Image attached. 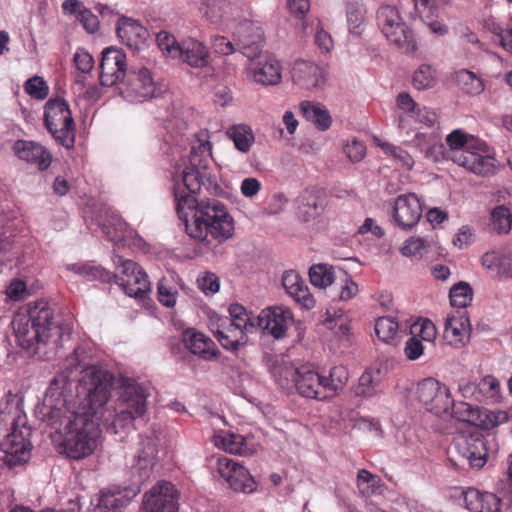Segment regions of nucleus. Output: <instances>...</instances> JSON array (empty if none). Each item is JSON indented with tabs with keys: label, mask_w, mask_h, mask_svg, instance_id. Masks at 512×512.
Instances as JSON below:
<instances>
[{
	"label": "nucleus",
	"mask_w": 512,
	"mask_h": 512,
	"mask_svg": "<svg viewBox=\"0 0 512 512\" xmlns=\"http://www.w3.org/2000/svg\"><path fill=\"white\" fill-rule=\"evenodd\" d=\"M112 385L113 375L107 370L94 365L83 370L79 392L84 394V400L53 426L61 436L59 450L68 458H87L102 446L99 409L110 398Z\"/></svg>",
	"instance_id": "1"
},
{
	"label": "nucleus",
	"mask_w": 512,
	"mask_h": 512,
	"mask_svg": "<svg viewBox=\"0 0 512 512\" xmlns=\"http://www.w3.org/2000/svg\"><path fill=\"white\" fill-rule=\"evenodd\" d=\"M209 169L189 162L179 167L173 175V191L179 219L186 233L193 239L204 241L208 235L220 242L234 235V220L225 205L217 200L198 202L195 194L200 191Z\"/></svg>",
	"instance_id": "2"
},
{
	"label": "nucleus",
	"mask_w": 512,
	"mask_h": 512,
	"mask_svg": "<svg viewBox=\"0 0 512 512\" xmlns=\"http://www.w3.org/2000/svg\"><path fill=\"white\" fill-rule=\"evenodd\" d=\"M52 320L50 307L46 302L39 301L15 314L12 325L22 346L30 348L37 345V349L44 346L55 351L70 338V330Z\"/></svg>",
	"instance_id": "3"
},
{
	"label": "nucleus",
	"mask_w": 512,
	"mask_h": 512,
	"mask_svg": "<svg viewBox=\"0 0 512 512\" xmlns=\"http://www.w3.org/2000/svg\"><path fill=\"white\" fill-rule=\"evenodd\" d=\"M100 81L103 86L117 85L127 77V84L121 93L130 102H143L155 92L151 74L146 68L127 72L126 55L118 48L108 47L102 52Z\"/></svg>",
	"instance_id": "4"
},
{
	"label": "nucleus",
	"mask_w": 512,
	"mask_h": 512,
	"mask_svg": "<svg viewBox=\"0 0 512 512\" xmlns=\"http://www.w3.org/2000/svg\"><path fill=\"white\" fill-rule=\"evenodd\" d=\"M151 389L133 379L122 380L117 399L100 408V419L106 430L113 434L129 428L136 419L142 418L148 410L147 399ZM109 401V399L107 400Z\"/></svg>",
	"instance_id": "5"
},
{
	"label": "nucleus",
	"mask_w": 512,
	"mask_h": 512,
	"mask_svg": "<svg viewBox=\"0 0 512 512\" xmlns=\"http://www.w3.org/2000/svg\"><path fill=\"white\" fill-rule=\"evenodd\" d=\"M31 429L27 418L18 406L0 412V461L9 467L25 463L30 458Z\"/></svg>",
	"instance_id": "6"
},
{
	"label": "nucleus",
	"mask_w": 512,
	"mask_h": 512,
	"mask_svg": "<svg viewBox=\"0 0 512 512\" xmlns=\"http://www.w3.org/2000/svg\"><path fill=\"white\" fill-rule=\"evenodd\" d=\"M451 159L457 165L481 176L495 171V159L488 145L465 133L461 129L453 130L446 137Z\"/></svg>",
	"instance_id": "7"
},
{
	"label": "nucleus",
	"mask_w": 512,
	"mask_h": 512,
	"mask_svg": "<svg viewBox=\"0 0 512 512\" xmlns=\"http://www.w3.org/2000/svg\"><path fill=\"white\" fill-rule=\"evenodd\" d=\"M348 371L344 366H334L325 375L312 365L300 366L296 390L303 397L326 400L335 397L348 382Z\"/></svg>",
	"instance_id": "8"
},
{
	"label": "nucleus",
	"mask_w": 512,
	"mask_h": 512,
	"mask_svg": "<svg viewBox=\"0 0 512 512\" xmlns=\"http://www.w3.org/2000/svg\"><path fill=\"white\" fill-rule=\"evenodd\" d=\"M208 465L213 478L234 492L250 494L257 489V482L250 471L233 458L213 456Z\"/></svg>",
	"instance_id": "9"
},
{
	"label": "nucleus",
	"mask_w": 512,
	"mask_h": 512,
	"mask_svg": "<svg viewBox=\"0 0 512 512\" xmlns=\"http://www.w3.org/2000/svg\"><path fill=\"white\" fill-rule=\"evenodd\" d=\"M377 24L390 44L401 49L403 53H414L416 44L414 35L395 6L384 5L377 12Z\"/></svg>",
	"instance_id": "10"
},
{
	"label": "nucleus",
	"mask_w": 512,
	"mask_h": 512,
	"mask_svg": "<svg viewBox=\"0 0 512 512\" xmlns=\"http://www.w3.org/2000/svg\"><path fill=\"white\" fill-rule=\"evenodd\" d=\"M72 382L64 374L56 375L46 390L44 397L45 416L50 426H56L64 415L76 410L71 405Z\"/></svg>",
	"instance_id": "11"
},
{
	"label": "nucleus",
	"mask_w": 512,
	"mask_h": 512,
	"mask_svg": "<svg viewBox=\"0 0 512 512\" xmlns=\"http://www.w3.org/2000/svg\"><path fill=\"white\" fill-rule=\"evenodd\" d=\"M44 119L49 132L63 146H73L75 139V124L66 101L50 99L45 106Z\"/></svg>",
	"instance_id": "12"
},
{
	"label": "nucleus",
	"mask_w": 512,
	"mask_h": 512,
	"mask_svg": "<svg viewBox=\"0 0 512 512\" xmlns=\"http://www.w3.org/2000/svg\"><path fill=\"white\" fill-rule=\"evenodd\" d=\"M249 58L245 68L248 81L263 87L278 86L282 82L281 62L269 53H260L252 57L250 51H242Z\"/></svg>",
	"instance_id": "13"
},
{
	"label": "nucleus",
	"mask_w": 512,
	"mask_h": 512,
	"mask_svg": "<svg viewBox=\"0 0 512 512\" xmlns=\"http://www.w3.org/2000/svg\"><path fill=\"white\" fill-rule=\"evenodd\" d=\"M487 448L483 437L476 434L460 433L450 448V459L456 465L467 463L474 468H481L487 460Z\"/></svg>",
	"instance_id": "14"
},
{
	"label": "nucleus",
	"mask_w": 512,
	"mask_h": 512,
	"mask_svg": "<svg viewBox=\"0 0 512 512\" xmlns=\"http://www.w3.org/2000/svg\"><path fill=\"white\" fill-rule=\"evenodd\" d=\"M115 277L117 283L130 297L144 299L151 291V284L147 274L132 260L116 257Z\"/></svg>",
	"instance_id": "15"
},
{
	"label": "nucleus",
	"mask_w": 512,
	"mask_h": 512,
	"mask_svg": "<svg viewBox=\"0 0 512 512\" xmlns=\"http://www.w3.org/2000/svg\"><path fill=\"white\" fill-rule=\"evenodd\" d=\"M417 398L437 416L450 415L454 406L450 389L434 378H426L418 383Z\"/></svg>",
	"instance_id": "16"
},
{
	"label": "nucleus",
	"mask_w": 512,
	"mask_h": 512,
	"mask_svg": "<svg viewBox=\"0 0 512 512\" xmlns=\"http://www.w3.org/2000/svg\"><path fill=\"white\" fill-rule=\"evenodd\" d=\"M180 492L174 484L160 481L144 493L142 512H179Z\"/></svg>",
	"instance_id": "17"
},
{
	"label": "nucleus",
	"mask_w": 512,
	"mask_h": 512,
	"mask_svg": "<svg viewBox=\"0 0 512 512\" xmlns=\"http://www.w3.org/2000/svg\"><path fill=\"white\" fill-rule=\"evenodd\" d=\"M161 444V435L157 433L141 438L139 448L131 466L132 473L137 477L138 483H143L149 479L157 464Z\"/></svg>",
	"instance_id": "18"
},
{
	"label": "nucleus",
	"mask_w": 512,
	"mask_h": 512,
	"mask_svg": "<svg viewBox=\"0 0 512 512\" xmlns=\"http://www.w3.org/2000/svg\"><path fill=\"white\" fill-rule=\"evenodd\" d=\"M328 69L324 65L307 60H296L291 69L295 85L310 91H321L328 82Z\"/></svg>",
	"instance_id": "19"
},
{
	"label": "nucleus",
	"mask_w": 512,
	"mask_h": 512,
	"mask_svg": "<svg viewBox=\"0 0 512 512\" xmlns=\"http://www.w3.org/2000/svg\"><path fill=\"white\" fill-rule=\"evenodd\" d=\"M294 323L292 311L284 306L276 305L263 309L257 316V326L264 334L275 339L286 336L287 330Z\"/></svg>",
	"instance_id": "20"
},
{
	"label": "nucleus",
	"mask_w": 512,
	"mask_h": 512,
	"mask_svg": "<svg viewBox=\"0 0 512 512\" xmlns=\"http://www.w3.org/2000/svg\"><path fill=\"white\" fill-rule=\"evenodd\" d=\"M471 333L472 325L466 310H455L447 314L443 333L447 345L461 349L469 343Z\"/></svg>",
	"instance_id": "21"
},
{
	"label": "nucleus",
	"mask_w": 512,
	"mask_h": 512,
	"mask_svg": "<svg viewBox=\"0 0 512 512\" xmlns=\"http://www.w3.org/2000/svg\"><path fill=\"white\" fill-rule=\"evenodd\" d=\"M423 207L414 193L399 195L394 202L393 219L402 230H411L422 217Z\"/></svg>",
	"instance_id": "22"
},
{
	"label": "nucleus",
	"mask_w": 512,
	"mask_h": 512,
	"mask_svg": "<svg viewBox=\"0 0 512 512\" xmlns=\"http://www.w3.org/2000/svg\"><path fill=\"white\" fill-rule=\"evenodd\" d=\"M139 487H109L100 491L97 503L89 512H123L139 492Z\"/></svg>",
	"instance_id": "23"
},
{
	"label": "nucleus",
	"mask_w": 512,
	"mask_h": 512,
	"mask_svg": "<svg viewBox=\"0 0 512 512\" xmlns=\"http://www.w3.org/2000/svg\"><path fill=\"white\" fill-rule=\"evenodd\" d=\"M101 227L103 233L114 243L138 249L145 246L144 240L137 232L129 228L123 219L115 213L109 215Z\"/></svg>",
	"instance_id": "24"
},
{
	"label": "nucleus",
	"mask_w": 512,
	"mask_h": 512,
	"mask_svg": "<svg viewBox=\"0 0 512 512\" xmlns=\"http://www.w3.org/2000/svg\"><path fill=\"white\" fill-rule=\"evenodd\" d=\"M462 416L460 420L485 430L493 429L496 426L508 421V414L503 410H490L475 408L467 403H460Z\"/></svg>",
	"instance_id": "25"
},
{
	"label": "nucleus",
	"mask_w": 512,
	"mask_h": 512,
	"mask_svg": "<svg viewBox=\"0 0 512 512\" xmlns=\"http://www.w3.org/2000/svg\"><path fill=\"white\" fill-rule=\"evenodd\" d=\"M414 3L417 14L433 34L444 36L448 33L447 25L437 18L450 0H414Z\"/></svg>",
	"instance_id": "26"
},
{
	"label": "nucleus",
	"mask_w": 512,
	"mask_h": 512,
	"mask_svg": "<svg viewBox=\"0 0 512 512\" xmlns=\"http://www.w3.org/2000/svg\"><path fill=\"white\" fill-rule=\"evenodd\" d=\"M459 497L465 508L471 512H500V499L493 493L481 492L475 488H460Z\"/></svg>",
	"instance_id": "27"
},
{
	"label": "nucleus",
	"mask_w": 512,
	"mask_h": 512,
	"mask_svg": "<svg viewBox=\"0 0 512 512\" xmlns=\"http://www.w3.org/2000/svg\"><path fill=\"white\" fill-rule=\"evenodd\" d=\"M281 282L286 293L301 307L308 310L315 307L316 301L309 287L297 272L293 270L285 271Z\"/></svg>",
	"instance_id": "28"
},
{
	"label": "nucleus",
	"mask_w": 512,
	"mask_h": 512,
	"mask_svg": "<svg viewBox=\"0 0 512 512\" xmlns=\"http://www.w3.org/2000/svg\"><path fill=\"white\" fill-rule=\"evenodd\" d=\"M13 151L20 160L36 166L39 170L47 169L52 161L45 147L34 141L17 140L13 145Z\"/></svg>",
	"instance_id": "29"
},
{
	"label": "nucleus",
	"mask_w": 512,
	"mask_h": 512,
	"mask_svg": "<svg viewBox=\"0 0 512 512\" xmlns=\"http://www.w3.org/2000/svg\"><path fill=\"white\" fill-rule=\"evenodd\" d=\"M117 35L124 45L135 50L144 47L149 37L148 30L138 20L128 17L119 19Z\"/></svg>",
	"instance_id": "30"
},
{
	"label": "nucleus",
	"mask_w": 512,
	"mask_h": 512,
	"mask_svg": "<svg viewBox=\"0 0 512 512\" xmlns=\"http://www.w3.org/2000/svg\"><path fill=\"white\" fill-rule=\"evenodd\" d=\"M186 348L194 355L206 361L215 360L219 350L211 338L195 329H187L183 333Z\"/></svg>",
	"instance_id": "31"
},
{
	"label": "nucleus",
	"mask_w": 512,
	"mask_h": 512,
	"mask_svg": "<svg viewBox=\"0 0 512 512\" xmlns=\"http://www.w3.org/2000/svg\"><path fill=\"white\" fill-rule=\"evenodd\" d=\"M213 445L230 454L247 456L253 453L247 439L230 430H216L211 438Z\"/></svg>",
	"instance_id": "32"
},
{
	"label": "nucleus",
	"mask_w": 512,
	"mask_h": 512,
	"mask_svg": "<svg viewBox=\"0 0 512 512\" xmlns=\"http://www.w3.org/2000/svg\"><path fill=\"white\" fill-rule=\"evenodd\" d=\"M179 59L191 67L202 68L209 63V52L202 42L194 38H187L181 43Z\"/></svg>",
	"instance_id": "33"
},
{
	"label": "nucleus",
	"mask_w": 512,
	"mask_h": 512,
	"mask_svg": "<svg viewBox=\"0 0 512 512\" xmlns=\"http://www.w3.org/2000/svg\"><path fill=\"white\" fill-rule=\"evenodd\" d=\"M299 110L302 116L313 123L317 129L326 131L330 128L332 117L323 104L306 100L299 104Z\"/></svg>",
	"instance_id": "34"
},
{
	"label": "nucleus",
	"mask_w": 512,
	"mask_h": 512,
	"mask_svg": "<svg viewBox=\"0 0 512 512\" xmlns=\"http://www.w3.org/2000/svg\"><path fill=\"white\" fill-rule=\"evenodd\" d=\"M324 206L319 194L306 190L298 198L297 216L303 222H310L321 215Z\"/></svg>",
	"instance_id": "35"
},
{
	"label": "nucleus",
	"mask_w": 512,
	"mask_h": 512,
	"mask_svg": "<svg viewBox=\"0 0 512 512\" xmlns=\"http://www.w3.org/2000/svg\"><path fill=\"white\" fill-rule=\"evenodd\" d=\"M62 9L65 13L74 15L88 33L93 34L98 31V17L79 0H65L62 3Z\"/></svg>",
	"instance_id": "36"
},
{
	"label": "nucleus",
	"mask_w": 512,
	"mask_h": 512,
	"mask_svg": "<svg viewBox=\"0 0 512 512\" xmlns=\"http://www.w3.org/2000/svg\"><path fill=\"white\" fill-rule=\"evenodd\" d=\"M183 287L184 282L176 274L161 278L157 285L158 301L167 308L175 307L179 296V289Z\"/></svg>",
	"instance_id": "37"
},
{
	"label": "nucleus",
	"mask_w": 512,
	"mask_h": 512,
	"mask_svg": "<svg viewBox=\"0 0 512 512\" xmlns=\"http://www.w3.org/2000/svg\"><path fill=\"white\" fill-rule=\"evenodd\" d=\"M374 144L394 163L405 171H411L415 166L413 156L401 146L381 140L379 137L373 138Z\"/></svg>",
	"instance_id": "38"
},
{
	"label": "nucleus",
	"mask_w": 512,
	"mask_h": 512,
	"mask_svg": "<svg viewBox=\"0 0 512 512\" xmlns=\"http://www.w3.org/2000/svg\"><path fill=\"white\" fill-rule=\"evenodd\" d=\"M64 268L87 281L101 280L105 282L111 278L110 273L106 269L93 262L65 264Z\"/></svg>",
	"instance_id": "39"
},
{
	"label": "nucleus",
	"mask_w": 512,
	"mask_h": 512,
	"mask_svg": "<svg viewBox=\"0 0 512 512\" xmlns=\"http://www.w3.org/2000/svg\"><path fill=\"white\" fill-rule=\"evenodd\" d=\"M231 322L228 326L236 329L238 334L247 336L256 329L255 319L252 313L248 312L240 304H231L229 307Z\"/></svg>",
	"instance_id": "40"
},
{
	"label": "nucleus",
	"mask_w": 512,
	"mask_h": 512,
	"mask_svg": "<svg viewBox=\"0 0 512 512\" xmlns=\"http://www.w3.org/2000/svg\"><path fill=\"white\" fill-rule=\"evenodd\" d=\"M300 366L291 363H277L271 369V374L277 385L287 391L296 388Z\"/></svg>",
	"instance_id": "41"
},
{
	"label": "nucleus",
	"mask_w": 512,
	"mask_h": 512,
	"mask_svg": "<svg viewBox=\"0 0 512 512\" xmlns=\"http://www.w3.org/2000/svg\"><path fill=\"white\" fill-rule=\"evenodd\" d=\"M226 136L233 141L235 148L242 153L249 152L255 142L253 130L246 124H236L229 127Z\"/></svg>",
	"instance_id": "42"
},
{
	"label": "nucleus",
	"mask_w": 512,
	"mask_h": 512,
	"mask_svg": "<svg viewBox=\"0 0 512 512\" xmlns=\"http://www.w3.org/2000/svg\"><path fill=\"white\" fill-rule=\"evenodd\" d=\"M422 105L417 103L409 93L401 92L396 97V113H399L396 116L397 126L400 129H404L406 127L405 119L402 115H406L407 117L414 120L417 114H419Z\"/></svg>",
	"instance_id": "43"
},
{
	"label": "nucleus",
	"mask_w": 512,
	"mask_h": 512,
	"mask_svg": "<svg viewBox=\"0 0 512 512\" xmlns=\"http://www.w3.org/2000/svg\"><path fill=\"white\" fill-rule=\"evenodd\" d=\"M213 333L220 344L228 350H237L247 342V336L238 334L236 329L228 326L226 319L221 320L217 330Z\"/></svg>",
	"instance_id": "44"
},
{
	"label": "nucleus",
	"mask_w": 512,
	"mask_h": 512,
	"mask_svg": "<svg viewBox=\"0 0 512 512\" xmlns=\"http://www.w3.org/2000/svg\"><path fill=\"white\" fill-rule=\"evenodd\" d=\"M382 372L379 368L367 369L359 378L357 395L371 397L381 391Z\"/></svg>",
	"instance_id": "45"
},
{
	"label": "nucleus",
	"mask_w": 512,
	"mask_h": 512,
	"mask_svg": "<svg viewBox=\"0 0 512 512\" xmlns=\"http://www.w3.org/2000/svg\"><path fill=\"white\" fill-rule=\"evenodd\" d=\"M456 81L462 91L470 96H478L485 90L484 80L468 69L456 72Z\"/></svg>",
	"instance_id": "46"
},
{
	"label": "nucleus",
	"mask_w": 512,
	"mask_h": 512,
	"mask_svg": "<svg viewBox=\"0 0 512 512\" xmlns=\"http://www.w3.org/2000/svg\"><path fill=\"white\" fill-rule=\"evenodd\" d=\"M357 488L362 496L370 497L382 494L384 485L379 476L361 469L357 473Z\"/></svg>",
	"instance_id": "47"
},
{
	"label": "nucleus",
	"mask_w": 512,
	"mask_h": 512,
	"mask_svg": "<svg viewBox=\"0 0 512 512\" xmlns=\"http://www.w3.org/2000/svg\"><path fill=\"white\" fill-rule=\"evenodd\" d=\"M437 84V71L431 65L421 64L412 75V85L418 91L433 89Z\"/></svg>",
	"instance_id": "48"
},
{
	"label": "nucleus",
	"mask_w": 512,
	"mask_h": 512,
	"mask_svg": "<svg viewBox=\"0 0 512 512\" xmlns=\"http://www.w3.org/2000/svg\"><path fill=\"white\" fill-rule=\"evenodd\" d=\"M212 145L207 135L200 134L191 145L189 162L193 165L208 167V160L211 157Z\"/></svg>",
	"instance_id": "49"
},
{
	"label": "nucleus",
	"mask_w": 512,
	"mask_h": 512,
	"mask_svg": "<svg viewBox=\"0 0 512 512\" xmlns=\"http://www.w3.org/2000/svg\"><path fill=\"white\" fill-rule=\"evenodd\" d=\"M309 278L313 286L326 289L335 281V272L328 264H314L309 269Z\"/></svg>",
	"instance_id": "50"
},
{
	"label": "nucleus",
	"mask_w": 512,
	"mask_h": 512,
	"mask_svg": "<svg viewBox=\"0 0 512 512\" xmlns=\"http://www.w3.org/2000/svg\"><path fill=\"white\" fill-rule=\"evenodd\" d=\"M400 326L394 317H379L375 322V333L384 343L392 344L399 334Z\"/></svg>",
	"instance_id": "51"
},
{
	"label": "nucleus",
	"mask_w": 512,
	"mask_h": 512,
	"mask_svg": "<svg viewBox=\"0 0 512 512\" xmlns=\"http://www.w3.org/2000/svg\"><path fill=\"white\" fill-rule=\"evenodd\" d=\"M432 247V240L426 237L413 236L405 240L400 252L403 256L422 258Z\"/></svg>",
	"instance_id": "52"
},
{
	"label": "nucleus",
	"mask_w": 512,
	"mask_h": 512,
	"mask_svg": "<svg viewBox=\"0 0 512 512\" xmlns=\"http://www.w3.org/2000/svg\"><path fill=\"white\" fill-rule=\"evenodd\" d=\"M239 37L243 51H247L249 46L259 45L264 41V31L259 23L245 22L240 26Z\"/></svg>",
	"instance_id": "53"
},
{
	"label": "nucleus",
	"mask_w": 512,
	"mask_h": 512,
	"mask_svg": "<svg viewBox=\"0 0 512 512\" xmlns=\"http://www.w3.org/2000/svg\"><path fill=\"white\" fill-rule=\"evenodd\" d=\"M347 25L350 34L359 36L364 30L365 11L358 2L350 3L346 12Z\"/></svg>",
	"instance_id": "54"
},
{
	"label": "nucleus",
	"mask_w": 512,
	"mask_h": 512,
	"mask_svg": "<svg viewBox=\"0 0 512 512\" xmlns=\"http://www.w3.org/2000/svg\"><path fill=\"white\" fill-rule=\"evenodd\" d=\"M450 303L457 310H464L473 299V291L468 283L459 282L449 293Z\"/></svg>",
	"instance_id": "55"
},
{
	"label": "nucleus",
	"mask_w": 512,
	"mask_h": 512,
	"mask_svg": "<svg viewBox=\"0 0 512 512\" xmlns=\"http://www.w3.org/2000/svg\"><path fill=\"white\" fill-rule=\"evenodd\" d=\"M156 41L163 55L168 58L178 59L181 56V44L167 31H161L156 36Z\"/></svg>",
	"instance_id": "56"
},
{
	"label": "nucleus",
	"mask_w": 512,
	"mask_h": 512,
	"mask_svg": "<svg viewBox=\"0 0 512 512\" xmlns=\"http://www.w3.org/2000/svg\"><path fill=\"white\" fill-rule=\"evenodd\" d=\"M411 337L433 343L437 337V329L429 319H419L411 325Z\"/></svg>",
	"instance_id": "57"
},
{
	"label": "nucleus",
	"mask_w": 512,
	"mask_h": 512,
	"mask_svg": "<svg viewBox=\"0 0 512 512\" xmlns=\"http://www.w3.org/2000/svg\"><path fill=\"white\" fill-rule=\"evenodd\" d=\"M509 252L507 251H490L482 256V265L498 275H503L506 260Z\"/></svg>",
	"instance_id": "58"
},
{
	"label": "nucleus",
	"mask_w": 512,
	"mask_h": 512,
	"mask_svg": "<svg viewBox=\"0 0 512 512\" xmlns=\"http://www.w3.org/2000/svg\"><path fill=\"white\" fill-rule=\"evenodd\" d=\"M491 220L498 233H508L512 227V214L505 206H498L491 213Z\"/></svg>",
	"instance_id": "59"
},
{
	"label": "nucleus",
	"mask_w": 512,
	"mask_h": 512,
	"mask_svg": "<svg viewBox=\"0 0 512 512\" xmlns=\"http://www.w3.org/2000/svg\"><path fill=\"white\" fill-rule=\"evenodd\" d=\"M325 322L327 327L337 335H346L349 332V323L342 311L334 312V315L328 311Z\"/></svg>",
	"instance_id": "60"
},
{
	"label": "nucleus",
	"mask_w": 512,
	"mask_h": 512,
	"mask_svg": "<svg viewBox=\"0 0 512 512\" xmlns=\"http://www.w3.org/2000/svg\"><path fill=\"white\" fill-rule=\"evenodd\" d=\"M231 379L236 393H239L242 396L247 397L254 384V381L251 378V376L246 372H241L237 370L233 372Z\"/></svg>",
	"instance_id": "61"
},
{
	"label": "nucleus",
	"mask_w": 512,
	"mask_h": 512,
	"mask_svg": "<svg viewBox=\"0 0 512 512\" xmlns=\"http://www.w3.org/2000/svg\"><path fill=\"white\" fill-rule=\"evenodd\" d=\"M343 151L350 161L360 162L366 155V146L363 142L356 138H352L347 140L343 147Z\"/></svg>",
	"instance_id": "62"
},
{
	"label": "nucleus",
	"mask_w": 512,
	"mask_h": 512,
	"mask_svg": "<svg viewBox=\"0 0 512 512\" xmlns=\"http://www.w3.org/2000/svg\"><path fill=\"white\" fill-rule=\"evenodd\" d=\"M25 91L36 99H44L48 95V86L40 77H32L25 84Z\"/></svg>",
	"instance_id": "63"
},
{
	"label": "nucleus",
	"mask_w": 512,
	"mask_h": 512,
	"mask_svg": "<svg viewBox=\"0 0 512 512\" xmlns=\"http://www.w3.org/2000/svg\"><path fill=\"white\" fill-rule=\"evenodd\" d=\"M480 391L487 399L496 401L499 398L500 384L493 376H486L479 384Z\"/></svg>",
	"instance_id": "64"
}]
</instances>
